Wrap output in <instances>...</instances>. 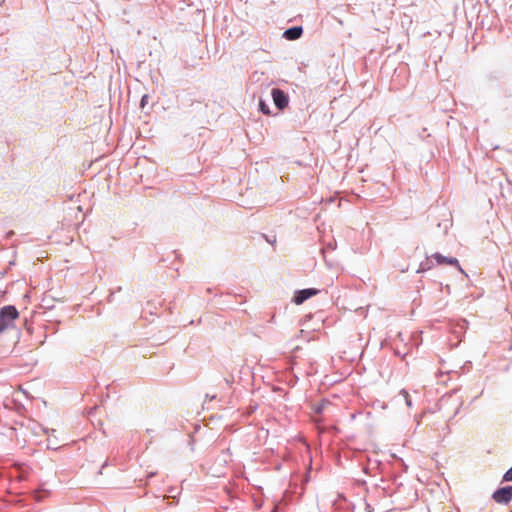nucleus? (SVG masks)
Segmentation results:
<instances>
[{"instance_id":"9","label":"nucleus","mask_w":512,"mask_h":512,"mask_svg":"<svg viewBox=\"0 0 512 512\" xmlns=\"http://www.w3.org/2000/svg\"><path fill=\"white\" fill-rule=\"evenodd\" d=\"M503 479L505 481H512V467L504 474Z\"/></svg>"},{"instance_id":"4","label":"nucleus","mask_w":512,"mask_h":512,"mask_svg":"<svg viewBox=\"0 0 512 512\" xmlns=\"http://www.w3.org/2000/svg\"><path fill=\"white\" fill-rule=\"evenodd\" d=\"M319 293V290L315 288L303 289L296 292L294 296V302L297 305L302 304L305 300L309 299L312 296H315Z\"/></svg>"},{"instance_id":"5","label":"nucleus","mask_w":512,"mask_h":512,"mask_svg":"<svg viewBox=\"0 0 512 512\" xmlns=\"http://www.w3.org/2000/svg\"><path fill=\"white\" fill-rule=\"evenodd\" d=\"M432 257L436 260L438 265H451L457 267L460 271H462L461 266L456 258L453 257H445L440 253H435Z\"/></svg>"},{"instance_id":"2","label":"nucleus","mask_w":512,"mask_h":512,"mask_svg":"<svg viewBox=\"0 0 512 512\" xmlns=\"http://www.w3.org/2000/svg\"><path fill=\"white\" fill-rule=\"evenodd\" d=\"M273 102L279 110H283L288 106L289 99L287 94L281 89L274 88L271 91Z\"/></svg>"},{"instance_id":"10","label":"nucleus","mask_w":512,"mask_h":512,"mask_svg":"<svg viewBox=\"0 0 512 512\" xmlns=\"http://www.w3.org/2000/svg\"><path fill=\"white\" fill-rule=\"evenodd\" d=\"M511 512H512V510H511Z\"/></svg>"},{"instance_id":"7","label":"nucleus","mask_w":512,"mask_h":512,"mask_svg":"<svg viewBox=\"0 0 512 512\" xmlns=\"http://www.w3.org/2000/svg\"><path fill=\"white\" fill-rule=\"evenodd\" d=\"M259 107H260V110L266 114V115H269L270 114V111H269V107L268 105L264 102V101H260L259 103Z\"/></svg>"},{"instance_id":"8","label":"nucleus","mask_w":512,"mask_h":512,"mask_svg":"<svg viewBox=\"0 0 512 512\" xmlns=\"http://www.w3.org/2000/svg\"><path fill=\"white\" fill-rule=\"evenodd\" d=\"M401 394L403 395L407 406L411 407L412 403H411V399H410V396H409L408 392L406 390H402Z\"/></svg>"},{"instance_id":"1","label":"nucleus","mask_w":512,"mask_h":512,"mask_svg":"<svg viewBox=\"0 0 512 512\" xmlns=\"http://www.w3.org/2000/svg\"><path fill=\"white\" fill-rule=\"evenodd\" d=\"M18 311L14 306H5L0 310V333L11 327L18 318Z\"/></svg>"},{"instance_id":"6","label":"nucleus","mask_w":512,"mask_h":512,"mask_svg":"<svg viewBox=\"0 0 512 512\" xmlns=\"http://www.w3.org/2000/svg\"><path fill=\"white\" fill-rule=\"evenodd\" d=\"M302 32V27H292L284 32V37L288 40H296L301 37Z\"/></svg>"},{"instance_id":"3","label":"nucleus","mask_w":512,"mask_h":512,"mask_svg":"<svg viewBox=\"0 0 512 512\" xmlns=\"http://www.w3.org/2000/svg\"><path fill=\"white\" fill-rule=\"evenodd\" d=\"M492 498L497 503H508L512 499V486H507L496 490Z\"/></svg>"}]
</instances>
